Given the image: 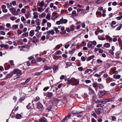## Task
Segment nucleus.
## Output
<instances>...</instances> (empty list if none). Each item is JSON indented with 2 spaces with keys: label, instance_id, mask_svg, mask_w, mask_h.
I'll return each instance as SVG.
<instances>
[{
  "label": "nucleus",
  "instance_id": "864d4df0",
  "mask_svg": "<svg viewBox=\"0 0 122 122\" xmlns=\"http://www.w3.org/2000/svg\"><path fill=\"white\" fill-rule=\"evenodd\" d=\"M18 27V25H13V28L15 29L17 28Z\"/></svg>",
  "mask_w": 122,
  "mask_h": 122
},
{
  "label": "nucleus",
  "instance_id": "3c124183",
  "mask_svg": "<svg viewBox=\"0 0 122 122\" xmlns=\"http://www.w3.org/2000/svg\"><path fill=\"white\" fill-rule=\"evenodd\" d=\"M40 99V97L38 96L36 97L34 99V101H38Z\"/></svg>",
  "mask_w": 122,
  "mask_h": 122
},
{
  "label": "nucleus",
  "instance_id": "6e6552de",
  "mask_svg": "<svg viewBox=\"0 0 122 122\" xmlns=\"http://www.w3.org/2000/svg\"><path fill=\"white\" fill-rule=\"evenodd\" d=\"M92 72V69H88L86 70L85 71V73L86 74L88 73L90 74L91 72Z\"/></svg>",
  "mask_w": 122,
  "mask_h": 122
},
{
  "label": "nucleus",
  "instance_id": "7ed1b4c3",
  "mask_svg": "<svg viewBox=\"0 0 122 122\" xmlns=\"http://www.w3.org/2000/svg\"><path fill=\"white\" fill-rule=\"evenodd\" d=\"M105 94V92L104 91H101L98 93V96L100 98L103 96Z\"/></svg>",
  "mask_w": 122,
  "mask_h": 122
},
{
  "label": "nucleus",
  "instance_id": "c9c22d12",
  "mask_svg": "<svg viewBox=\"0 0 122 122\" xmlns=\"http://www.w3.org/2000/svg\"><path fill=\"white\" fill-rule=\"evenodd\" d=\"M41 20L39 19H37L35 20V21L36 23H40L41 22Z\"/></svg>",
  "mask_w": 122,
  "mask_h": 122
},
{
  "label": "nucleus",
  "instance_id": "2eb2a0df",
  "mask_svg": "<svg viewBox=\"0 0 122 122\" xmlns=\"http://www.w3.org/2000/svg\"><path fill=\"white\" fill-rule=\"evenodd\" d=\"M106 38L107 39L108 41L110 42L112 41V38L109 36H107L106 37Z\"/></svg>",
  "mask_w": 122,
  "mask_h": 122
},
{
  "label": "nucleus",
  "instance_id": "20e7f679",
  "mask_svg": "<svg viewBox=\"0 0 122 122\" xmlns=\"http://www.w3.org/2000/svg\"><path fill=\"white\" fill-rule=\"evenodd\" d=\"M37 107L38 109L41 110L43 108V106L41 104L38 103L37 104Z\"/></svg>",
  "mask_w": 122,
  "mask_h": 122
},
{
  "label": "nucleus",
  "instance_id": "ea45409f",
  "mask_svg": "<svg viewBox=\"0 0 122 122\" xmlns=\"http://www.w3.org/2000/svg\"><path fill=\"white\" fill-rule=\"evenodd\" d=\"M30 80V79H27L25 81V82L22 83V84L23 85H25V84L26 83H28L29 82Z\"/></svg>",
  "mask_w": 122,
  "mask_h": 122
},
{
  "label": "nucleus",
  "instance_id": "f257e3e1",
  "mask_svg": "<svg viewBox=\"0 0 122 122\" xmlns=\"http://www.w3.org/2000/svg\"><path fill=\"white\" fill-rule=\"evenodd\" d=\"M13 73L14 74H16L18 76H20L22 74L21 71L18 69H14L13 71Z\"/></svg>",
  "mask_w": 122,
  "mask_h": 122
},
{
  "label": "nucleus",
  "instance_id": "f704fd0d",
  "mask_svg": "<svg viewBox=\"0 0 122 122\" xmlns=\"http://www.w3.org/2000/svg\"><path fill=\"white\" fill-rule=\"evenodd\" d=\"M30 13L28 12L26 13V14L25 15V17L27 18H28L29 17Z\"/></svg>",
  "mask_w": 122,
  "mask_h": 122
},
{
  "label": "nucleus",
  "instance_id": "f3484780",
  "mask_svg": "<svg viewBox=\"0 0 122 122\" xmlns=\"http://www.w3.org/2000/svg\"><path fill=\"white\" fill-rule=\"evenodd\" d=\"M53 68L54 72H56V71L57 70H58L57 67L55 65L53 66Z\"/></svg>",
  "mask_w": 122,
  "mask_h": 122
},
{
  "label": "nucleus",
  "instance_id": "bf43d9fd",
  "mask_svg": "<svg viewBox=\"0 0 122 122\" xmlns=\"http://www.w3.org/2000/svg\"><path fill=\"white\" fill-rule=\"evenodd\" d=\"M83 10L82 9H79L77 10V12H79L80 11H82Z\"/></svg>",
  "mask_w": 122,
  "mask_h": 122
},
{
  "label": "nucleus",
  "instance_id": "c756f323",
  "mask_svg": "<svg viewBox=\"0 0 122 122\" xmlns=\"http://www.w3.org/2000/svg\"><path fill=\"white\" fill-rule=\"evenodd\" d=\"M44 69L45 70H47L48 69H51V66H46L44 67Z\"/></svg>",
  "mask_w": 122,
  "mask_h": 122
},
{
  "label": "nucleus",
  "instance_id": "37998d69",
  "mask_svg": "<svg viewBox=\"0 0 122 122\" xmlns=\"http://www.w3.org/2000/svg\"><path fill=\"white\" fill-rule=\"evenodd\" d=\"M86 60V58L83 56H82L81 57V60L82 61H85Z\"/></svg>",
  "mask_w": 122,
  "mask_h": 122
},
{
  "label": "nucleus",
  "instance_id": "e433bc0d",
  "mask_svg": "<svg viewBox=\"0 0 122 122\" xmlns=\"http://www.w3.org/2000/svg\"><path fill=\"white\" fill-rule=\"evenodd\" d=\"M121 28H122V24H120V25L117 28V30H120L121 29Z\"/></svg>",
  "mask_w": 122,
  "mask_h": 122
},
{
  "label": "nucleus",
  "instance_id": "8fccbe9b",
  "mask_svg": "<svg viewBox=\"0 0 122 122\" xmlns=\"http://www.w3.org/2000/svg\"><path fill=\"white\" fill-rule=\"evenodd\" d=\"M103 0H98L96 2V3L97 4H99L103 1Z\"/></svg>",
  "mask_w": 122,
  "mask_h": 122
},
{
  "label": "nucleus",
  "instance_id": "4c0bfd02",
  "mask_svg": "<svg viewBox=\"0 0 122 122\" xmlns=\"http://www.w3.org/2000/svg\"><path fill=\"white\" fill-rule=\"evenodd\" d=\"M6 5L8 8L12 6L11 3H10V4L9 3H7Z\"/></svg>",
  "mask_w": 122,
  "mask_h": 122
},
{
  "label": "nucleus",
  "instance_id": "aec40b11",
  "mask_svg": "<svg viewBox=\"0 0 122 122\" xmlns=\"http://www.w3.org/2000/svg\"><path fill=\"white\" fill-rule=\"evenodd\" d=\"M93 87L96 89L98 87V84H97L96 83H93Z\"/></svg>",
  "mask_w": 122,
  "mask_h": 122
},
{
  "label": "nucleus",
  "instance_id": "774afa93",
  "mask_svg": "<svg viewBox=\"0 0 122 122\" xmlns=\"http://www.w3.org/2000/svg\"><path fill=\"white\" fill-rule=\"evenodd\" d=\"M49 87L48 86L46 87H45L44 89H43V90L44 91H46L48 89H49Z\"/></svg>",
  "mask_w": 122,
  "mask_h": 122
},
{
  "label": "nucleus",
  "instance_id": "58836bf2",
  "mask_svg": "<svg viewBox=\"0 0 122 122\" xmlns=\"http://www.w3.org/2000/svg\"><path fill=\"white\" fill-rule=\"evenodd\" d=\"M37 9L38 10V11L39 12H40L41 11H42L43 10H42V8H40V7H37Z\"/></svg>",
  "mask_w": 122,
  "mask_h": 122
},
{
  "label": "nucleus",
  "instance_id": "423d86ee",
  "mask_svg": "<svg viewBox=\"0 0 122 122\" xmlns=\"http://www.w3.org/2000/svg\"><path fill=\"white\" fill-rule=\"evenodd\" d=\"M102 110L101 108H99L97 109V111H95V112L97 114H100L102 112Z\"/></svg>",
  "mask_w": 122,
  "mask_h": 122
},
{
  "label": "nucleus",
  "instance_id": "0eeeda50",
  "mask_svg": "<svg viewBox=\"0 0 122 122\" xmlns=\"http://www.w3.org/2000/svg\"><path fill=\"white\" fill-rule=\"evenodd\" d=\"M10 11L13 15V13L16 10L15 8L12 7L10 9Z\"/></svg>",
  "mask_w": 122,
  "mask_h": 122
},
{
  "label": "nucleus",
  "instance_id": "4d7b16f0",
  "mask_svg": "<svg viewBox=\"0 0 122 122\" xmlns=\"http://www.w3.org/2000/svg\"><path fill=\"white\" fill-rule=\"evenodd\" d=\"M76 81H75V82L74 83L75 85H76L77 84L79 83V81L77 79H76Z\"/></svg>",
  "mask_w": 122,
  "mask_h": 122
},
{
  "label": "nucleus",
  "instance_id": "a19ab883",
  "mask_svg": "<svg viewBox=\"0 0 122 122\" xmlns=\"http://www.w3.org/2000/svg\"><path fill=\"white\" fill-rule=\"evenodd\" d=\"M11 5H16V1H13L11 3Z\"/></svg>",
  "mask_w": 122,
  "mask_h": 122
},
{
  "label": "nucleus",
  "instance_id": "a18cd8bd",
  "mask_svg": "<svg viewBox=\"0 0 122 122\" xmlns=\"http://www.w3.org/2000/svg\"><path fill=\"white\" fill-rule=\"evenodd\" d=\"M60 54H61V52L60 51H58L56 52V55H59Z\"/></svg>",
  "mask_w": 122,
  "mask_h": 122
},
{
  "label": "nucleus",
  "instance_id": "c03bdc74",
  "mask_svg": "<svg viewBox=\"0 0 122 122\" xmlns=\"http://www.w3.org/2000/svg\"><path fill=\"white\" fill-rule=\"evenodd\" d=\"M76 79H75V78H71V82H73V83H74L75 82V81H76Z\"/></svg>",
  "mask_w": 122,
  "mask_h": 122
},
{
  "label": "nucleus",
  "instance_id": "de8ad7c7",
  "mask_svg": "<svg viewBox=\"0 0 122 122\" xmlns=\"http://www.w3.org/2000/svg\"><path fill=\"white\" fill-rule=\"evenodd\" d=\"M97 62L98 64H100V63H102L103 61H102L100 59H98L97 60Z\"/></svg>",
  "mask_w": 122,
  "mask_h": 122
},
{
  "label": "nucleus",
  "instance_id": "a211bd4d",
  "mask_svg": "<svg viewBox=\"0 0 122 122\" xmlns=\"http://www.w3.org/2000/svg\"><path fill=\"white\" fill-rule=\"evenodd\" d=\"M28 32L25 33H23L22 35V37L23 38H24L25 36H28Z\"/></svg>",
  "mask_w": 122,
  "mask_h": 122
},
{
  "label": "nucleus",
  "instance_id": "f8f14e48",
  "mask_svg": "<svg viewBox=\"0 0 122 122\" xmlns=\"http://www.w3.org/2000/svg\"><path fill=\"white\" fill-rule=\"evenodd\" d=\"M20 10L19 9H18L17 11L15 10V12L13 13V15H17L19 13V12H20Z\"/></svg>",
  "mask_w": 122,
  "mask_h": 122
},
{
  "label": "nucleus",
  "instance_id": "5701e85b",
  "mask_svg": "<svg viewBox=\"0 0 122 122\" xmlns=\"http://www.w3.org/2000/svg\"><path fill=\"white\" fill-rule=\"evenodd\" d=\"M92 46V41L89 42L87 44V46L89 48H90Z\"/></svg>",
  "mask_w": 122,
  "mask_h": 122
},
{
  "label": "nucleus",
  "instance_id": "b1692460",
  "mask_svg": "<svg viewBox=\"0 0 122 122\" xmlns=\"http://www.w3.org/2000/svg\"><path fill=\"white\" fill-rule=\"evenodd\" d=\"M50 14L49 13H48L46 17V18L48 20H49L50 19Z\"/></svg>",
  "mask_w": 122,
  "mask_h": 122
},
{
  "label": "nucleus",
  "instance_id": "cd10ccee",
  "mask_svg": "<svg viewBox=\"0 0 122 122\" xmlns=\"http://www.w3.org/2000/svg\"><path fill=\"white\" fill-rule=\"evenodd\" d=\"M114 100V97H112L111 98L108 99L107 100H108V102H111L112 101H113Z\"/></svg>",
  "mask_w": 122,
  "mask_h": 122
},
{
  "label": "nucleus",
  "instance_id": "680f3d73",
  "mask_svg": "<svg viewBox=\"0 0 122 122\" xmlns=\"http://www.w3.org/2000/svg\"><path fill=\"white\" fill-rule=\"evenodd\" d=\"M115 23H110V27H111L112 28H114L115 27V26H114L113 25H115Z\"/></svg>",
  "mask_w": 122,
  "mask_h": 122
},
{
  "label": "nucleus",
  "instance_id": "e2e57ef3",
  "mask_svg": "<svg viewBox=\"0 0 122 122\" xmlns=\"http://www.w3.org/2000/svg\"><path fill=\"white\" fill-rule=\"evenodd\" d=\"M92 43L94 45H96L97 44L96 42L95 41H92Z\"/></svg>",
  "mask_w": 122,
  "mask_h": 122
},
{
  "label": "nucleus",
  "instance_id": "6e6d98bb",
  "mask_svg": "<svg viewBox=\"0 0 122 122\" xmlns=\"http://www.w3.org/2000/svg\"><path fill=\"white\" fill-rule=\"evenodd\" d=\"M36 60L38 62H40L41 61V59L40 57H38L37 59Z\"/></svg>",
  "mask_w": 122,
  "mask_h": 122
},
{
  "label": "nucleus",
  "instance_id": "7c9ffc66",
  "mask_svg": "<svg viewBox=\"0 0 122 122\" xmlns=\"http://www.w3.org/2000/svg\"><path fill=\"white\" fill-rule=\"evenodd\" d=\"M61 45V46H62V45L61 44H59L56 45L55 47L57 49H59L60 48V45Z\"/></svg>",
  "mask_w": 122,
  "mask_h": 122
},
{
  "label": "nucleus",
  "instance_id": "69168bd1",
  "mask_svg": "<svg viewBox=\"0 0 122 122\" xmlns=\"http://www.w3.org/2000/svg\"><path fill=\"white\" fill-rule=\"evenodd\" d=\"M85 81L86 82V83L87 84H88L89 83H91V81L90 80H86Z\"/></svg>",
  "mask_w": 122,
  "mask_h": 122
},
{
  "label": "nucleus",
  "instance_id": "9d476101",
  "mask_svg": "<svg viewBox=\"0 0 122 122\" xmlns=\"http://www.w3.org/2000/svg\"><path fill=\"white\" fill-rule=\"evenodd\" d=\"M110 46V44L108 43H106L103 45V46L106 48H109Z\"/></svg>",
  "mask_w": 122,
  "mask_h": 122
},
{
  "label": "nucleus",
  "instance_id": "bb28decb",
  "mask_svg": "<svg viewBox=\"0 0 122 122\" xmlns=\"http://www.w3.org/2000/svg\"><path fill=\"white\" fill-rule=\"evenodd\" d=\"M16 117L17 119H20L21 117V116L20 114H17L16 116Z\"/></svg>",
  "mask_w": 122,
  "mask_h": 122
},
{
  "label": "nucleus",
  "instance_id": "c85d7f7f",
  "mask_svg": "<svg viewBox=\"0 0 122 122\" xmlns=\"http://www.w3.org/2000/svg\"><path fill=\"white\" fill-rule=\"evenodd\" d=\"M98 39L100 40H105V38L101 36H99L98 37Z\"/></svg>",
  "mask_w": 122,
  "mask_h": 122
},
{
  "label": "nucleus",
  "instance_id": "ddd939ff",
  "mask_svg": "<svg viewBox=\"0 0 122 122\" xmlns=\"http://www.w3.org/2000/svg\"><path fill=\"white\" fill-rule=\"evenodd\" d=\"M34 15V18L35 19H36L38 17V13L36 12H35L33 13Z\"/></svg>",
  "mask_w": 122,
  "mask_h": 122
},
{
  "label": "nucleus",
  "instance_id": "473e14b6",
  "mask_svg": "<svg viewBox=\"0 0 122 122\" xmlns=\"http://www.w3.org/2000/svg\"><path fill=\"white\" fill-rule=\"evenodd\" d=\"M21 21L23 22H25V21L26 20V19L23 16H22L21 18Z\"/></svg>",
  "mask_w": 122,
  "mask_h": 122
},
{
  "label": "nucleus",
  "instance_id": "5fc2aeb1",
  "mask_svg": "<svg viewBox=\"0 0 122 122\" xmlns=\"http://www.w3.org/2000/svg\"><path fill=\"white\" fill-rule=\"evenodd\" d=\"M10 19L12 20H14L16 19V18L14 16H11L10 17Z\"/></svg>",
  "mask_w": 122,
  "mask_h": 122
},
{
  "label": "nucleus",
  "instance_id": "09e8293b",
  "mask_svg": "<svg viewBox=\"0 0 122 122\" xmlns=\"http://www.w3.org/2000/svg\"><path fill=\"white\" fill-rule=\"evenodd\" d=\"M98 87L101 89H102L103 88V86L102 84H99Z\"/></svg>",
  "mask_w": 122,
  "mask_h": 122
},
{
  "label": "nucleus",
  "instance_id": "1a4fd4ad",
  "mask_svg": "<svg viewBox=\"0 0 122 122\" xmlns=\"http://www.w3.org/2000/svg\"><path fill=\"white\" fill-rule=\"evenodd\" d=\"M58 101V100L57 99L55 98H53L51 100V102L52 103H55Z\"/></svg>",
  "mask_w": 122,
  "mask_h": 122
},
{
  "label": "nucleus",
  "instance_id": "2f4dec72",
  "mask_svg": "<svg viewBox=\"0 0 122 122\" xmlns=\"http://www.w3.org/2000/svg\"><path fill=\"white\" fill-rule=\"evenodd\" d=\"M113 51L111 50H109V53L112 55H113L114 54Z\"/></svg>",
  "mask_w": 122,
  "mask_h": 122
},
{
  "label": "nucleus",
  "instance_id": "9b49d317",
  "mask_svg": "<svg viewBox=\"0 0 122 122\" xmlns=\"http://www.w3.org/2000/svg\"><path fill=\"white\" fill-rule=\"evenodd\" d=\"M47 32L50 35L51 34V35H53L55 33L54 31L53 30H49Z\"/></svg>",
  "mask_w": 122,
  "mask_h": 122
},
{
  "label": "nucleus",
  "instance_id": "dca6fc26",
  "mask_svg": "<svg viewBox=\"0 0 122 122\" xmlns=\"http://www.w3.org/2000/svg\"><path fill=\"white\" fill-rule=\"evenodd\" d=\"M44 2L43 1L41 2V3L38 4V5L40 6L41 8H42L44 4Z\"/></svg>",
  "mask_w": 122,
  "mask_h": 122
},
{
  "label": "nucleus",
  "instance_id": "393cba45",
  "mask_svg": "<svg viewBox=\"0 0 122 122\" xmlns=\"http://www.w3.org/2000/svg\"><path fill=\"white\" fill-rule=\"evenodd\" d=\"M54 30L55 31L56 33H58L59 32V30H58V28H57L54 27L53 28Z\"/></svg>",
  "mask_w": 122,
  "mask_h": 122
},
{
  "label": "nucleus",
  "instance_id": "a878e982",
  "mask_svg": "<svg viewBox=\"0 0 122 122\" xmlns=\"http://www.w3.org/2000/svg\"><path fill=\"white\" fill-rule=\"evenodd\" d=\"M94 55H92L89 57L88 59V60L87 61H89L91 59H93L94 57Z\"/></svg>",
  "mask_w": 122,
  "mask_h": 122
},
{
  "label": "nucleus",
  "instance_id": "0e129e2a",
  "mask_svg": "<svg viewBox=\"0 0 122 122\" xmlns=\"http://www.w3.org/2000/svg\"><path fill=\"white\" fill-rule=\"evenodd\" d=\"M98 52L100 53H102L103 52V50L100 48L98 49Z\"/></svg>",
  "mask_w": 122,
  "mask_h": 122
},
{
  "label": "nucleus",
  "instance_id": "603ef678",
  "mask_svg": "<svg viewBox=\"0 0 122 122\" xmlns=\"http://www.w3.org/2000/svg\"><path fill=\"white\" fill-rule=\"evenodd\" d=\"M116 117L114 116H112V120L113 121H116Z\"/></svg>",
  "mask_w": 122,
  "mask_h": 122
},
{
  "label": "nucleus",
  "instance_id": "39448f33",
  "mask_svg": "<svg viewBox=\"0 0 122 122\" xmlns=\"http://www.w3.org/2000/svg\"><path fill=\"white\" fill-rule=\"evenodd\" d=\"M13 75V72L11 71L10 72V73L8 74H7L6 76V78H7L8 79L10 78L11 76Z\"/></svg>",
  "mask_w": 122,
  "mask_h": 122
},
{
  "label": "nucleus",
  "instance_id": "6ab92c4d",
  "mask_svg": "<svg viewBox=\"0 0 122 122\" xmlns=\"http://www.w3.org/2000/svg\"><path fill=\"white\" fill-rule=\"evenodd\" d=\"M52 95V93L51 92H47V97L49 98H50Z\"/></svg>",
  "mask_w": 122,
  "mask_h": 122
},
{
  "label": "nucleus",
  "instance_id": "412c9836",
  "mask_svg": "<svg viewBox=\"0 0 122 122\" xmlns=\"http://www.w3.org/2000/svg\"><path fill=\"white\" fill-rule=\"evenodd\" d=\"M39 122H47L46 119L45 118H43L40 120Z\"/></svg>",
  "mask_w": 122,
  "mask_h": 122
},
{
  "label": "nucleus",
  "instance_id": "338daca9",
  "mask_svg": "<svg viewBox=\"0 0 122 122\" xmlns=\"http://www.w3.org/2000/svg\"><path fill=\"white\" fill-rule=\"evenodd\" d=\"M96 14L97 15H101V13L99 11H97L96 12Z\"/></svg>",
  "mask_w": 122,
  "mask_h": 122
},
{
  "label": "nucleus",
  "instance_id": "49530a36",
  "mask_svg": "<svg viewBox=\"0 0 122 122\" xmlns=\"http://www.w3.org/2000/svg\"><path fill=\"white\" fill-rule=\"evenodd\" d=\"M72 14L74 16H75L76 15V11L75 10H74L72 11Z\"/></svg>",
  "mask_w": 122,
  "mask_h": 122
},
{
  "label": "nucleus",
  "instance_id": "13d9d810",
  "mask_svg": "<svg viewBox=\"0 0 122 122\" xmlns=\"http://www.w3.org/2000/svg\"><path fill=\"white\" fill-rule=\"evenodd\" d=\"M110 78L109 77L107 78L106 79V82L107 83H108L110 82H109L108 81H110Z\"/></svg>",
  "mask_w": 122,
  "mask_h": 122
},
{
  "label": "nucleus",
  "instance_id": "4be33fe9",
  "mask_svg": "<svg viewBox=\"0 0 122 122\" xmlns=\"http://www.w3.org/2000/svg\"><path fill=\"white\" fill-rule=\"evenodd\" d=\"M34 35V31L33 30L31 31L29 33V35L31 36H32Z\"/></svg>",
  "mask_w": 122,
  "mask_h": 122
},
{
  "label": "nucleus",
  "instance_id": "72a5a7b5",
  "mask_svg": "<svg viewBox=\"0 0 122 122\" xmlns=\"http://www.w3.org/2000/svg\"><path fill=\"white\" fill-rule=\"evenodd\" d=\"M92 115L93 117H95V118H97V116L96 115L95 113L94 112H92Z\"/></svg>",
  "mask_w": 122,
  "mask_h": 122
},
{
  "label": "nucleus",
  "instance_id": "4468645a",
  "mask_svg": "<svg viewBox=\"0 0 122 122\" xmlns=\"http://www.w3.org/2000/svg\"><path fill=\"white\" fill-rule=\"evenodd\" d=\"M46 15V14L45 12H43L41 15H39V17L41 18L42 17L44 18Z\"/></svg>",
  "mask_w": 122,
  "mask_h": 122
},
{
  "label": "nucleus",
  "instance_id": "f03ea898",
  "mask_svg": "<svg viewBox=\"0 0 122 122\" xmlns=\"http://www.w3.org/2000/svg\"><path fill=\"white\" fill-rule=\"evenodd\" d=\"M67 20V19H63V18H61L59 21H57L56 23H66Z\"/></svg>",
  "mask_w": 122,
  "mask_h": 122
},
{
  "label": "nucleus",
  "instance_id": "79ce46f5",
  "mask_svg": "<svg viewBox=\"0 0 122 122\" xmlns=\"http://www.w3.org/2000/svg\"><path fill=\"white\" fill-rule=\"evenodd\" d=\"M75 49H73L71 51H69V53L71 54H73L75 52Z\"/></svg>",
  "mask_w": 122,
  "mask_h": 122
},
{
  "label": "nucleus",
  "instance_id": "052dcab7",
  "mask_svg": "<svg viewBox=\"0 0 122 122\" xmlns=\"http://www.w3.org/2000/svg\"><path fill=\"white\" fill-rule=\"evenodd\" d=\"M68 118L67 117H65L64 118L62 119L61 120V121L62 122H64L65 120H68Z\"/></svg>",
  "mask_w": 122,
  "mask_h": 122
}]
</instances>
